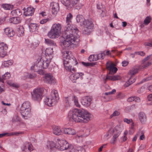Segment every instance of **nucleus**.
<instances>
[{
  "instance_id": "f257e3e1",
  "label": "nucleus",
  "mask_w": 152,
  "mask_h": 152,
  "mask_svg": "<svg viewBox=\"0 0 152 152\" xmlns=\"http://www.w3.org/2000/svg\"><path fill=\"white\" fill-rule=\"evenodd\" d=\"M90 114L86 111L75 109L69 112L68 117L72 121L87 123L90 120Z\"/></svg>"
},
{
  "instance_id": "f03ea898",
  "label": "nucleus",
  "mask_w": 152,
  "mask_h": 152,
  "mask_svg": "<svg viewBox=\"0 0 152 152\" xmlns=\"http://www.w3.org/2000/svg\"><path fill=\"white\" fill-rule=\"evenodd\" d=\"M67 27L66 30H65V35L63 34L66 39L62 43L61 45L63 49H69L72 48L77 44V35L78 34H75L74 31H69L71 28Z\"/></svg>"
},
{
  "instance_id": "7ed1b4c3",
  "label": "nucleus",
  "mask_w": 152,
  "mask_h": 152,
  "mask_svg": "<svg viewBox=\"0 0 152 152\" xmlns=\"http://www.w3.org/2000/svg\"><path fill=\"white\" fill-rule=\"evenodd\" d=\"M46 57L47 58L43 56L39 57L36 61V64L31 67V70L38 72L42 69L47 68L50 64L51 58H48L47 56Z\"/></svg>"
},
{
  "instance_id": "20e7f679",
  "label": "nucleus",
  "mask_w": 152,
  "mask_h": 152,
  "mask_svg": "<svg viewBox=\"0 0 152 152\" xmlns=\"http://www.w3.org/2000/svg\"><path fill=\"white\" fill-rule=\"evenodd\" d=\"M64 58V64L65 69L70 72L71 71L72 64L76 65L78 63L74 57L69 51L62 52Z\"/></svg>"
},
{
  "instance_id": "39448f33",
  "label": "nucleus",
  "mask_w": 152,
  "mask_h": 152,
  "mask_svg": "<svg viewBox=\"0 0 152 152\" xmlns=\"http://www.w3.org/2000/svg\"><path fill=\"white\" fill-rule=\"evenodd\" d=\"M59 97L57 91L53 90L51 92L50 95L49 97H46L44 100L45 104L49 106H52L55 104Z\"/></svg>"
},
{
  "instance_id": "423d86ee",
  "label": "nucleus",
  "mask_w": 152,
  "mask_h": 152,
  "mask_svg": "<svg viewBox=\"0 0 152 152\" xmlns=\"http://www.w3.org/2000/svg\"><path fill=\"white\" fill-rule=\"evenodd\" d=\"M61 26L60 23H55L53 25L48 35L51 38H56L59 36L61 33Z\"/></svg>"
},
{
  "instance_id": "0eeeda50",
  "label": "nucleus",
  "mask_w": 152,
  "mask_h": 152,
  "mask_svg": "<svg viewBox=\"0 0 152 152\" xmlns=\"http://www.w3.org/2000/svg\"><path fill=\"white\" fill-rule=\"evenodd\" d=\"M31 109V104L28 101H26L21 105L20 108V113L23 117L30 115Z\"/></svg>"
},
{
  "instance_id": "6e6552de",
  "label": "nucleus",
  "mask_w": 152,
  "mask_h": 152,
  "mask_svg": "<svg viewBox=\"0 0 152 152\" xmlns=\"http://www.w3.org/2000/svg\"><path fill=\"white\" fill-rule=\"evenodd\" d=\"M44 89L39 88L34 89L31 93L32 99L34 101L39 102L42 97Z\"/></svg>"
},
{
  "instance_id": "1a4fd4ad",
  "label": "nucleus",
  "mask_w": 152,
  "mask_h": 152,
  "mask_svg": "<svg viewBox=\"0 0 152 152\" xmlns=\"http://www.w3.org/2000/svg\"><path fill=\"white\" fill-rule=\"evenodd\" d=\"M72 18V15L70 13L67 15L66 18V22L67 25L65 26L64 30H66L67 27L71 28L69 31H74L75 34H78L79 33V31L78 28L75 26H71L70 23H71V19Z\"/></svg>"
},
{
  "instance_id": "9d476101",
  "label": "nucleus",
  "mask_w": 152,
  "mask_h": 152,
  "mask_svg": "<svg viewBox=\"0 0 152 152\" xmlns=\"http://www.w3.org/2000/svg\"><path fill=\"white\" fill-rule=\"evenodd\" d=\"M57 141L58 145L56 144V148L62 151L70 149L69 146V143L66 141L59 139L57 140Z\"/></svg>"
},
{
  "instance_id": "9b49d317",
  "label": "nucleus",
  "mask_w": 152,
  "mask_h": 152,
  "mask_svg": "<svg viewBox=\"0 0 152 152\" xmlns=\"http://www.w3.org/2000/svg\"><path fill=\"white\" fill-rule=\"evenodd\" d=\"M149 55L145 58L142 61L141 65L139 68L140 69L145 68L150 66L152 63V57Z\"/></svg>"
},
{
  "instance_id": "f8f14e48",
  "label": "nucleus",
  "mask_w": 152,
  "mask_h": 152,
  "mask_svg": "<svg viewBox=\"0 0 152 152\" xmlns=\"http://www.w3.org/2000/svg\"><path fill=\"white\" fill-rule=\"evenodd\" d=\"M44 82L48 84H54L56 83V80L53 76L50 74H46L43 78Z\"/></svg>"
},
{
  "instance_id": "ddd939ff",
  "label": "nucleus",
  "mask_w": 152,
  "mask_h": 152,
  "mask_svg": "<svg viewBox=\"0 0 152 152\" xmlns=\"http://www.w3.org/2000/svg\"><path fill=\"white\" fill-rule=\"evenodd\" d=\"M106 65L107 69L109 71V74L113 75L117 71V68L114 67V65L112 62L110 64L108 62H107Z\"/></svg>"
},
{
  "instance_id": "4468645a",
  "label": "nucleus",
  "mask_w": 152,
  "mask_h": 152,
  "mask_svg": "<svg viewBox=\"0 0 152 152\" xmlns=\"http://www.w3.org/2000/svg\"><path fill=\"white\" fill-rule=\"evenodd\" d=\"M61 3L68 10H70L75 6L72 0H60Z\"/></svg>"
},
{
  "instance_id": "2eb2a0df",
  "label": "nucleus",
  "mask_w": 152,
  "mask_h": 152,
  "mask_svg": "<svg viewBox=\"0 0 152 152\" xmlns=\"http://www.w3.org/2000/svg\"><path fill=\"white\" fill-rule=\"evenodd\" d=\"M122 131V129L119 126H116L113 131L114 134L113 138L116 140L117 138L120 135Z\"/></svg>"
},
{
  "instance_id": "dca6fc26",
  "label": "nucleus",
  "mask_w": 152,
  "mask_h": 152,
  "mask_svg": "<svg viewBox=\"0 0 152 152\" xmlns=\"http://www.w3.org/2000/svg\"><path fill=\"white\" fill-rule=\"evenodd\" d=\"M63 132L65 134L68 135H75L76 133L75 130L72 128H65L63 129Z\"/></svg>"
},
{
  "instance_id": "f3484780",
  "label": "nucleus",
  "mask_w": 152,
  "mask_h": 152,
  "mask_svg": "<svg viewBox=\"0 0 152 152\" xmlns=\"http://www.w3.org/2000/svg\"><path fill=\"white\" fill-rule=\"evenodd\" d=\"M91 101V99L88 96L84 97L81 100L82 104L86 107L89 106L90 104Z\"/></svg>"
},
{
  "instance_id": "a211bd4d",
  "label": "nucleus",
  "mask_w": 152,
  "mask_h": 152,
  "mask_svg": "<svg viewBox=\"0 0 152 152\" xmlns=\"http://www.w3.org/2000/svg\"><path fill=\"white\" fill-rule=\"evenodd\" d=\"M84 74L82 73H77L72 74L70 76L69 78L73 82H75V80L80 76L83 75Z\"/></svg>"
},
{
  "instance_id": "6ab92c4d",
  "label": "nucleus",
  "mask_w": 152,
  "mask_h": 152,
  "mask_svg": "<svg viewBox=\"0 0 152 152\" xmlns=\"http://www.w3.org/2000/svg\"><path fill=\"white\" fill-rule=\"evenodd\" d=\"M50 6L52 7L53 13L56 14L59 9V4L56 2H52L51 3Z\"/></svg>"
},
{
  "instance_id": "aec40b11",
  "label": "nucleus",
  "mask_w": 152,
  "mask_h": 152,
  "mask_svg": "<svg viewBox=\"0 0 152 152\" xmlns=\"http://www.w3.org/2000/svg\"><path fill=\"white\" fill-rule=\"evenodd\" d=\"M81 25L83 26V27L87 28H93L94 24L92 21L90 20H85L82 24L81 23Z\"/></svg>"
},
{
  "instance_id": "412c9836",
  "label": "nucleus",
  "mask_w": 152,
  "mask_h": 152,
  "mask_svg": "<svg viewBox=\"0 0 152 152\" xmlns=\"http://www.w3.org/2000/svg\"><path fill=\"white\" fill-rule=\"evenodd\" d=\"M5 34L9 37H12L15 34V32L12 28L9 27L6 28L4 29Z\"/></svg>"
},
{
  "instance_id": "4be33fe9",
  "label": "nucleus",
  "mask_w": 152,
  "mask_h": 152,
  "mask_svg": "<svg viewBox=\"0 0 152 152\" xmlns=\"http://www.w3.org/2000/svg\"><path fill=\"white\" fill-rule=\"evenodd\" d=\"M34 150V148L32 145L30 143L27 142L23 150L24 152H31Z\"/></svg>"
},
{
  "instance_id": "5701e85b",
  "label": "nucleus",
  "mask_w": 152,
  "mask_h": 152,
  "mask_svg": "<svg viewBox=\"0 0 152 152\" xmlns=\"http://www.w3.org/2000/svg\"><path fill=\"white\" fill-rule=\"evenodd\" d=\"M34 11V9L32 7H28L25 11L24 14L25 16H31Z\"/></svg>"
},
{
  "instance_id": "b1692460",
  "label": "nucleus",
  "mask_w": 152,
  "mask_h": 152,
  "mask_svg": "<svg viewBox=\"0 0 152 152\" xmlns=\"http://www.w3.org/2000/svg\"><path fill=\"white\" fill-rule=\"evenodd\" d=\"M138 118L140 122L144 124L146 121V116L145 114L143 112H140L138 114Z\"/></svg>"
},
{
  "instance_id": "393cba45",
  "label": "nucleus",
  "mask_w": 152,
  "mask_h": 152,
  "mask_svg": "<svg viewBox=\"0 0 152 152\" xmlns=\"http://www.w3.org/2000/svg\"><path fill=\"white\" fill-rule=\"evenodd\" d=\"M53 133L56 135H60L62 133L60 128L58 126H55L53 127Z\"/></svg>"
},
{
  "instance_id": "a878e982",
  "label": "nucleus",
  "mask_w": 152,
  "mask_h": 152,
  "mask_svg": "<svg viewBox=\"0 0 152 152\" xmlns=\"http://www.w3.org/2000/svg\"><path fill=\"white\" fill-rule=\"evenodd\" d=\"M10 21L11 23L15 24H18L21 21L20 18L18 17H13L10 19Z\"/></svg>"
},
{
  "instance_id": "bb28decb",
  "label": "nucleus",
  "mask_w": 152,
  "mask_h": 152,
  "mask_svg": "<svg viewBox=\"0 0 152 152\" xmlns=\"http://www.w3.org/2000/svg\"><path fill=\"white\" fill-rule=\"evenodd\" d=\"M11 77V75L10 73L7 72L4 75H2L1 77H0V81L4 82V80H6L9 79Z\"/></svg>"
},
{
  "instance_id": "cd10ccee",
  "label": "nucleus",
  "mask_w": 152,
  "mask_h": 152,
  "mask_svg": "<svg viewBox=\"0 0 152 152\" xmlns=\"http://www.w3.org/2000/svg\"><path fill=\"white\" fill-rule=\"evenodd\" d=\"M136 79V77L133 76H131L128 81L126 83L125 85V86L126 87H128L130 85L134 82Z\"/></svg>"
},
{
  "instance_id": "c85d7f7f",
  "label": "nucleus",
  "mask_w": 152,
  "mask_h": 152,
  "mask_svg": "<svg viewBox=\"0 0 152 152\" xmlns=\"http://www.w3.org/2000/svg\"><path fill=\"white\" fill-rule=\"evenodd\" d=\"M21 14L20 10L18 9L13 10L11 12V14L13 16H20Z\"/></svg>"
},
{
  "instance_id": "c756f323",
  "label": "nucleus",
  "mask_w": 152,
  "mask_h": 152,
  "mask_svg": "<svg viewBox=\"0 0 152 152\" xmlns=\"http://www.w3.org/2000/svg\"><path fill=\"white\" fill-rule=\"evenodd\" d=\"M29 27L31 32H35L37 29V25L35 23H31Z\"/></svg>"
},
{
  "instance_id": "7c9ffc66",
  "label": "nucleus",
  "mask_w": 152,
  "mask_h": 152,
  "mask_svg": "<svg viewBox=\"0 0 152 152\" xmlns=\"http://www.w3.org/2000/svg\"><path fill=\"white\" fill-rule=\"evenodd\" d=\"M45 43L48 45L52 46H56V43L52 40L47 39H45Z\"/></svg>"
},
{
  "instance_id": "2f4dec72",
  "label": "nucleus",
  "mask_w": 152,
  "mask_h": 152,
  "mask_svg": "<svg viewBox=\"0 0 152 152\" xmlns=\"http://www.w3.org/2000/svg\"><path fill=\"white\" fill-rule=\"evenodd\" d=\"M76 20L78 23H80L82 24L83 23L85 20L84 19L83 16L82 15H78L76 17Z\"/></svg>"
},
{
  "instance_id": "473e14b6",
  "label": "nucleus",
  "mask_w": 152,
  "mask_h": 152,
  "mask_svg": "<svg viewBox=\"0 0 152 152\" xmlns=\"http://www.w3.org/2000/svg\"><path fill=\"white\" fill-rule=\"evenodd\" d=\"M72 100H73L75 106L78 107H80V105L78 102V99L77 97L73 95L72 96Z\"/></svg>"
},
{
  "instance_id": "72a5a7b5",
  "label": "nucleus",
  "mask_w": 152,
  "mask_h": 152,
  "mask_svg": "<svg viewBox=\"0 0 152 152\" xmlns=\"http://www.w3.org/2000/svg\"><path fill=\"white\" fill-rule=\"evenodd\" d=\"M85 152V149L81 147H77L75 149H72V152Z\"/></svg>"
},
{
  "instance_id": "f704fd0d",
  "label": "nucleus",
  "mask_w": 152,
  "mask_h": 152,
  "mask_svg": "<svg viewBox=\"0 0 152 152\" xmlns=\"http://www.w3.org/2000/svg\"><path fill=\"white\" fill-rule=\"evenodd\" d=\"M1 7L6 10H11L13 8V6L10 4H2Z\"/></svg>"
},
{
  "instance_id": "c9c22d12",
  "label": "nucleus",
  "mask_w": 152,
  "mask_h": 152,
  "mask_svg": "<svg viewBox=\"0 0 152 152\" xmlns=\"http://www.w3.org/2000/svg\"><path fill=\"white\" fill-rule=\"evenodd\" d=\"M97 56L96 55H92L90 56L88 60L90 61H94L98 60Z\"/></svg>"
},
{
  "instance_id": "e433bc0d",
  "label": "nucleus",
  "mask_w": 152,
  "mask_h": 152,
  "mask_svg": "<svg viewBox=\"0 0 152 152\" xmlns=\"http://www.w3.org/2000/svg\"><path fill=\"white\" fill-rule=\"evenodd\" d=\"M47 146L48 149H51L55 147L56 145L52 141H49L47 142Z\"/></svg>"
},
{
  "instance_id": "4c0bfd02",
  "label": "nucleus",
  "mask_w": 152,
  "mask_h": 152,
  "mask_svg": "<svg viewBox=\"0 0 152 152\" xmlns=\"http://www.w3.org/2000/svg\"><path fill=\"white\" fill-rule=\"evenodd\" d=\"M138 72V69L133 68L129 71V74L131 75V76H133V75L136 74Z\"/></svg>"
},
{
  "instance_id": "58836bf2",
  "label": "nucleus",
  "mask_w": 152,
  "mask_h": 152,
  "mask_svg": "<svg viewBox=\"0 0 152 152\" xmlns=\"http://www.w3.org/2000/svg\"><path fill=\"white\" fill-rule=\"evenodd\" d=\"M53 48H47L45 51V53L46 54H47L49 56V55H52L53 53Z\"/></svg>"
},
{
  "instance_id": "ea45409f",
  "label": "nucleus",
  "mask_w": 152,
  "mask_h": 152,
  "mask_svg": "<svg viewBox=\"0 0 152 152\" xmlns=\"http://www.w3.org/2000/svg\"><path fill=\"white\" fill-rule=\"evenodd\" d=\"M84 30L83 31V33L84 34L89 35L91 33V29H92L93 28H87L84 27Z\"/></svg>"
},
{
  "instance_id": "a19ab883",
  "label": "nucleus",
  "mask_w": 152,
  "mask_h": 152,
  "mask_svg": "<svg viewBox=\"0 0 152 152\" xmlns=\"http://www.w3.org/2000/svg\"><path fill=\"white\" fill-rule=\"evenodd\" d=\"M13 64V61L11 60H9L4 61L3 62V65L5 67H7Z\"/></svg>"
},
{
  "instance_id": "79ce46f5",
  "label": "nucleus",
  "mask_w": 152,
  "mask_h": 152,
  "mask_svg": "<svg viewBox=\"0 0 152 152\" xmlns=\"http://www.w3.org/2000/svg\"><path fill=\"white\" fill-rule=\"evenodd\" d=\"M8 47L7 45L3 42L0 43V49L1 50H5L7 49Z\"/></svg>"
},
{
  "instance_id": "37998d69",
  "label": "nucleus",
  "mask_w": 152,
  "mask_h": 152,
  "mask_svg": "<svg viewBox=\"0 0 152 152\" xmlns=\"http://www.w3.org/2000/svg\"><path fill=\"white\" fill-rule=\"evenodd\" d=\"M151 17L150 16L146 17L144 20V23L146 25H148L151 22Z\"/></svg>"
},
{
  "instance_id": "c03bdc74",
  "label": "nucleus",
  "mask_w": 152,
  "mask_h": 152,
  "mask_svg": "<svg viewBox=\"0 0 152 152\" xmlns=\"http://www.w3.org/2000/svg\"><path fill=\"white\" fill-rule=\"evenodd\" d=\"M82 64L85 66H93L94 65V63H90L82 62Z\"/></svg>"
},
{
  "instance_id": "a18cd8bd",
  "label": "nucleus",
  "mask_w": 152,
  "mask_h": 152,
  "mask_svg": "<svg viewBox=\"0 0 152 152\" xmlns=\"http://www.w3.org/2000/svg\"><path fill=\"white\" fill-rule=\"evenodd\" d=\"M105 54L104 52L98 54L97 55L98 59H103L105 56Z\"/></svg>"
},
{
  "instance_id": "49530a36",
  "label": "nucleus",
  "mask_w": 152,
  "mask_h": 152,
  "mask_svg": "<svg viewBox=\"0 0 152 152\" xmlns=\"http://www.w3.org/2000/svg\"><path fill=\"white\" fill-rule=\"evenodd\" d=\"M120 114V113L119 112L115 110L114 112L110 116L111 118H113L114 116L119 115Z\"/></svg>"
},
{
  "instance_id": "de8ad7c7",
  "label": "nucleus",
  "mask_w": 152,
  "mask_h": 152,
  "mask_svg": "<svg viewBox=\"0 0 152 152\" xmlns=\"http://www.w3.org/2000/svg\"><path fill=\"white\" fill-rule=\"evenodd\" d=\"M7 54V53L5 50H1V51H0V57L3 58Z\"/></svg>"
},
{
  "instance_id": "09e8293b",
  "label": "nucleus",
  "mask_w": 152,
  "mask_h": 152,
  "mask_svg": "<svg viewBox=\"0 0 152 152\" xmlns=\"http://www.w3.org/2000/svg\"><path fill=\"white\" fill-rule=\"evenodd\" d=\"M69 97H65L64 98V100L66 104L68 105L69 104Z\"/></svg>"
},
{
  "instance_id": "8fccbe9b",
  "label": "nucleus",
  "mask_w": 152,
  "mask_h": 152,
  "mask_svg": "<svg viewBox=\"0 0 152 152\" xmlns=\"http://www.w3.org/2000/svg\"><path fill=\"white\" fill-rule=\"evenodd\" d=\"M7 83L9 85L15 88H18L19 87V85L18 84L14 83H12L10 81H8Z\"/></svg>"
},
{
  "instance_id": "3c124183",
  "label": "nucleus",
  "mask_w": 152,
  "mask_h": 152,
  "mask_svg": "<svg viewBox=\"0 0 152 152\" xmlns=\"http://www.w3.org/2000/svg\"><path fill=\"white\" fill-rule=\"evenodd\" d=\"M113 76L108 75H107L106 77L104 79V82L106 83L107 80H112Z\"/></svg>"
},
{
  "instance_id": "603ef678",
  "label": "nucleus",
  "mask_w": 152,
  "mask_h": 152,
  "mask_svg": "<svg viewBox=\"0 0 152 152\" xmlns=\"http://www.w3.org/2000/svg\"><path fill=\"white\" fill-rule=\"evenodd\" d=\"M124 122H126L128 124H129L132 121V119H128L126 118H125L124 120Z\"/></svg>"
},
{
  "instance_id": "864d4df0",
  "label": "nucleus",
  "mask_w": 152,
  "mask_h": 152,
  "mask_svg": "<svg viewBox=\"0 0 152 152\" xmlns=\"http://www.w3.org/2000/svg\"><path fill=\"white\" fill-rule=\"evenodd\" d=\"M36 75L34 74H30L28 75V78L30 79H33L36 77Z\"/></svg>"
},
{
  "instance_id": "5fc2aeb1",
  "label": "nucleus",
  "mask_w": 152,
  "mask_h": 152,
  "mask_svg": "<svg viewBox=\"0 0 152 152\" xmlns=\"http://www.w3.org/2000/svg\"><path fill=\"white\" fill-rule=\"evenodd\" d=\"M148 99L149 101L151 102V104L152 105V94H150L148 96Z\"/></svg>"
},
{
  "instance_id": "6e6d98bb",
  "label": "nucleus",
  "mask_w": 152,
  "mask_h": 152,
  "mask_svg": "<svg viewBox=\"0 0 152 152\" xmlns=\"http://www.w3.org/2000/svg\"><path fill=\"white\" fill-rule=\"evenodd\" d=\"M120 78V77L118 75H114L113 76L112 80L114 81L119 80Z\"/></svg>"
},
{
  "instance_id": "4d7b16f0",
  "label": "nucleus",
  "mask_w": 152,
  "mask_h": 152,
  "mask_svg": "<svg viewBox=\"0 0 152 152\" xmlns=\"http://www.w3.org/2000/svg\"><path fill=\"white\" fill-rule=\"evenodd\" d=\"M122 66H127L129 64V62L127 61H124L122 62Z\"/></svg>"
},
{
  "instance_id": "13d9d810",
  "label": "nucleus",
  "mask_w": 152,
  "mask_h": 152,
  "mask_svg": "<svg viewBox=\"0 0 152 152\" xmlns=\"http://www.w3.org/2000/svg\"><path fill=\"white\" fill-rule=\"evenodd\" d=\"M48 19H45L42 20L40 22V24H43L46 23L48 21Z\"/></svg>"
},
{
  "instance_id": "bf43d9fd",
  "label": "nucleus",
  "mask_w": 152,
  "mask_h": 152,
  "mask_svg": "<svg viewBox=\"0 0 152 152\" xmlns=\"http://www.w3.org/2000/svg\"><path fill=\"white\" fill-rule=\"evenodd\" d=\"M134 100V96L130 97L128 99L127 101L129 102H132Z\"/></svg>"
},
{
  "instance_id": "052dcab7",
  "label": "nucleus",
  "mask_w": 152,
  "mask_h": 152,
  "mask_svg": "<svg viewBox=\"0 0 152 152\" xmlns=\"http://www.w3.org/2000/svg\"><path fill=\"white\" fill-rule=\"evenodd\" d=\"M144 45L145 46H147L150 47L152 46V42L150 43L148 42H145L144 44Z\"/></svg>"
},
{
  "instance_id": "680f3d73",
  "label": "nucleus",
  "mask_w": 152,
  "mask_h": 152,
  "mask_svg": "<svg viewBox=\"0 0 152 152\" xmlns=\"http://www.w3.org/2000/svg\"><path fill=\"white\" fill-rule=\"evenodd\" d=\"M134 101L135 102H139L140 101V99L139 97L134 96Z\"/></svg>"
},
{
  "instance_id": "e2e57ef3",
  "label": "nucleus",
  "mask_w": 152,
  "mask_h": 152,
  "mask_svg": "<svg viewBox=\"0 0 152 152\" xmlns=\"http://www.w3.org/2000/svg\"><path fill=\"white\" fill-rule=\"evenodd\" d=\"M83 6V5L81 4H78L77 5L76 7V8L77 9H80Z\"/></svg>"
},
{
  "instance_id": "0e129e2a",
  "label": "nucleus",
  "mask_w": 152,
  "mask_h": 152,
  "mask_svg": "<svg viewBox=\"0 0 152 152\" xmlns=\"http://www.w3.org/2000/svg\"><path fill=\"white\" fill-rule=\"evenodd\" d=\"M116 140L114 139V138L113 137L110 141L111 143L112 144H114L115 142L116 141Z\"/></svg>"
},
{
  "instance_id": "69168bd1",
  "label": "nucleus",
  "mask_w": 152,
  "mask_h": 152,
  "mask_svg": "<svg viewBox=\"0 0 152 152\" xmlns=\"http://www.w3.org/2000/svg\"><path fill=\"white\" fill-rule=\"evenodd\" d=\"M40 15H41L42 17H44L47 15L46 13L45 12H42L39 13Z\"/></svg>"
},
{
  "instance_id": "338daca9",
  "label": "nucleus",
  "mask_w": 152,
  "mask_h": 152,
  "mask_svg": "<svg viewBox=\"0 0 152 152\" xmlns=\"http://www.w3.org/2000/svg\"><path fill=\"white\" fill-rule=\"evenodd\" d=\"M7 134V133L0 134V138H1L3 137H4Z\"/></svg>"
},
{
  "instance_id": "774afa93",
  "label": "nucleus",
  "mask_w": 152,
  "mask_h": 152,
  "mask_svg": "<svg viewBox=\"0 0 152 152\" xmlns=\"http://www.w3.org/2000/svg\"><path fill=\"white\" fill-rule=\"evenodd\" d=\"M148 89L151 92H152V85L149 86L148 87Z\"/></svg>"
}]
</instances>
